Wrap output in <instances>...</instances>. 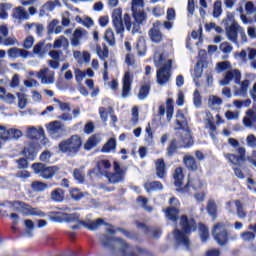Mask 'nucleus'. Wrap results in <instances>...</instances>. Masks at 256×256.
Returning <instances> with one entry per match:
<instances>
[{"instance_id":"24","label":"nucleus","mask_w":256,"mask_h":256,"mask_svg":"<svg viewBox=\"0 0 256 256\" xmlns=\"http://www.w3.org/2000/svg\"><path fill=\"white\" fill-rule=\"evenodd\" d=\"M27 137L29 139H41V137H45V131L43 127L29 126L27 128Z\"/></svg>"},{"instance_id":"5","label":"nucleus","mask_w":256,"mask_h":256,"mask_svg":"<svg viewBox=\"0 0 256 256\" xmlns=\"http://www.w3.org/2000/svg\"><path fill=\"white\" fill-rule=\"evenodd\" d=\"M175 130L181 131V135H184V137L181 138V147H189V145H193V140H191V130H189L187 118H185V114H183L181 110H178L176 113Z\"/></svg>"},{"instance_id":"19","label":"nucleus","mask_w":256,"mask_h":256,"mask_svg":"<svg viewBox=\"0 0 256 256\" xmlns=\"http://www.w3.org/2000/svg\"><path fill=\"white\" fill-rule=\"evenodd\" d=\"M7 55L10 59H28L30 53L27 50L13 47L7 50Z\"/></svg>"},{"instance_id":"14","label":"nucleus","mask_w":256,"mask_h":256,"mask_svg":"<svg viewBox=\"0 0 256 256\" xmlns=\"http://www.w3.org/2000/svg\"><path fill=\"white\" fill-rule=\"evenodd\" d=\"M231 81L234 83L239 84L241 81V71L238 69H232L225 73L224 78L219 81L221 87H225V85H230Z\"/></svg>"},{"instance_id":"4","label":"nucleus","mask_w":256,"mask_h":256,"mask_svg":"<svg viewBox=\"0 0 256 256\" xmlns=\"http://www.w3.org/2000/svg\"><path fill=\"white\" fill-rule=\"evenodd\" d=\"M154 63L156 67H161L157 70L156 82L161 86L167 85L171 79V60H165L163 55L155 53Z\"/></svg>"},{"instance_id":"15","label":"nucleus","mask_w":256,"mask_h":256,"mask_svg":"<svg viewBox=\"0 0 256 256\" xmlns=\"http://www.w3.org/2000/svg\"><path fill=\"white\" fill-rule=\"evenodd\" d=\"M212 233L217 243L220 245H225V243H227V228L225 227V224H216Z\"/></svg>"},{"instance_id":"62","label":"nucleus","mask_w":256,"mask_h":256,"mask_svg":"<svg viewBox=\"0 0 256 256\" xmlns=\"http://www.w3.org/2000/svg\"><path fill=\"white\" fill-rule=\"evenodd\" d=\"M138 203L142 205L143 209H145V211H148V213H151V211H153V208L151 206H148V200L147 198H144L142 196H139L137 199Z\"/></svg>"},{"instance_id":"7","label":"nucleus","mask_w":256,"mask_h":256,"mask_svg":"<svg viewBox=\"0 0 256 256\" xmlns=\"http://www.w3.org/2000/svg\"><path fill=\"white\" fill-rule=\"evenodd\" d=\"M81 145H83V141L80 136L73 135L70 138L63 140L59 144V149L62 153H69V155H77L79 153V149H81Z\"/></svg>"},{"instance_id":"46","label":"nucleus","mask_w":256,"mask_h":256,"mask_svg":"<svg viewBox=\"0 0 256 256\" xmlns=\"http://www.w3.org/2000/svg\"><path fill=\"white\" fill-rule=\"evenodd\" d=\"M240 237L246 243H252V241H255L256 234L255 232L245 231L241 233Z\"/></svg>"},{"instance_id":"10","label":"nucleus","mask_w":256,"mask_h":256,"mask_svg":"<svg viewBox=\"0 0 256 256\" xmlns=\"http://www.w3.org/2000/svg\"><path fill=\"white\" fill-rule=\"evenodd\" d=\"M123 10L116 8L112 12V24L117 35L123 39V33H125V25H123Z\"/></svg>"},{"instance_id":"56","label":"nucleus","mask_w":256,"mask_h":256,"mask_svg":"<svg viewBox=\"0 0 256 256\" xmlns=\"http://www.w3.org/2000/svg\"><path fill=\"white\" fill-rule=\"evenodd\" d=\"M199 231H200L201 241L203 243H205V241H207V239H209V229L206 228L205 225H200Z\"/></svg>"},{"instance_id":"48","label":"nucleus","mask_w":256,"mask_h":256,"mask_svg":"<svg viewBox=\"0 0 256 256\" xmlns=\"http://www.w3.org/2000/svg\"><path fill=\"white\" fill-rule=\"evenodd\" d=\"M49 29L52 31V33L59 35V33L63 31V26H59V20H52L49 24Z\"/></svg>"},{"instance_id":"53","label":"nucleus","mask_w":256,"mask_h":256,"mask_svg":"<svg viewBox=\"0 0 256 256\" xmlns=\"http://www.w3.org/2000/svg\"><path fill=\"white\" fill-rule=\"evenodd\" d=\"M24 225L26 227V233L28 237H33V231L35 229V223L32 222V220H25Z\"/></svg>"},{"instance_id":"11","label":"nucleus","mask_w":256,"mask_h":256,"mask_svg":"<svg viewBox=\"0 0 256 256\" xmlns=\"http://www.w3.org/2000/svg\"><path fill=\"white\" fill-rule=\"evenodd\" d=\"M46 129L54 139H59L65 135V125L60 121H53L46 125Z\"/></svg>"},{"instance_id":"20","label":"nucleus","mask_w":256,"mask_h":256,"mask_svg":"<svg viewBox=\"0 0 256 256\" xmlns=\"http://www.w3.org/2000/svg\"><path fill=\"white\" fill-rule=\"evenodd\" d=\"M12 17L17 23H21V21H29V13H27V10L22 6L13 9Z\"/></svg>"},{"instance_id":"29","label":"nucleus","mask_w":256,"mask_h":256,"mask_svg":"<svg viewBox=\"0 0 256 256\" xmlns=\"http://www.w3.org/2000/svg\"><path fill=\"white\" fill-rule=\"evenodd\" d=\"M156 175L159 179H163L165 175H167V171L165 170V160H163V158L156 161Z\"/></svg>"},{"instance_id":"49","label":"nucleus","mask_w":256,"mask_h":256,"mask_svg":"<svg viewBox=\"0 0 256 256\" xmlns=\"http://www.w3.org/2000/svg\"><path fill=\"white\" fill-rule=\"evenodd\" d=\"M23 137V132L17 128L8 129V141L9 139H20Z\"/></svg>"},{"instance_id":"55","label":"nucleus","mask_w":256,"mask_h":256,"mask_svg":"<svg viewBox=\"0 0 256 256\" xmlns=\"http://www.w3.org/2000/svg\"><path fill=\"white\" fill-rule=\"evenodd\" d=\"M54 103H57L59 109L61 111H71V104L69 102H62L61 100L54 98L53 99Z\"/></svg>"},{"instance_id":"21","label":"nucleus","mask_w":256,"mask_h":256,"mask_svg":"<svg viewBox=\"0 0 256 256\" xmlns=\"http://www.w3.org/2000/svg\"><path fill=\"white\" fill-rule=\"evenodd\" d=\"M80 225L86 229H89V231H97V228L107 224L103 218H98L97 220L80 221Z\"/></svg>"},{"instance_id":"34","label":"nucleus","mask_w":256,"mask_h":256,"mask_svg":"<svg viewBox=\"0 0 256 256\" xmlns=\"http://www.w3.org/2000/svg\"><path fill=\"white\" fill-rule=\"evenodd\" d=\"M221 105H223V99L215 95L209 96L208 106L211 107V109H217V107H221Z\"/></svg>"},{"instance_id":"42","label":"nucleus","mask_w":256,"mask_h":256,"mask_svg":"<svg viewBox=\"0 0 256 256\" xmlns=\"http://www.w3.org/2000/svg\"><path fill=\"white\" fill-rule=\"evenodd\" d=\"M222 13H223V8H222L221 0H217L214 2L212 15L214 19H219Z\"/></svg>"},{"instance_id":"50","label":"nucleus","mask_w":256,"mask_h":256,"mask_svg":"<svg viewBox=\"0 0 256 256\" xmlns=\"http://www.w3.org/2000/svg\"><path fill=\"white\" fill-rule=\"evenodd\" d=\"M24 155L29 161H35V157H37V152H35V148L33 147H26L24 148Z\"/></svg>"},{"instance_id":"26","label":"nucleus","mask_w":256,"mask_h":256,"mask_svg":"<svg viewBox=\"0 0 256 256\" xmlns=\"http://www.w3.org/2000/svg\"><path fill=\"white\" fill-rule=\"evenodd\" d=\"M160 25L161 22H156L154 27L149 31V36L153 43H161V41H163V34H161V31L157 28Z\"/></svg>"},{"instance_id":"61","label":"nucleus","mask_w":256,"mask_h":256,"mask_svg":"<svg viewBox=\"0 0 256 256\" xmlns=\"http://www.w3.org/2000/svg\"><path fill=\"white\" fill-rule=\"evenodd\" d=\"M65 221H67L68 223H81V221H79V214H65L64 216Z\"/></svg>"},{"instance_id":"2","label":"nucleus","mask_w":256,"mask_h":256,"mask_svg":"<svg viewBox=\"0 0 256 256\" xmlns=\"http://www.w3.org/2000/svg\"><path fill=\"white\" fill-rule=\"evenodd\" d=\"M195 229V220L188 219L187 216H182L180 218L179 227L173 232L176 245H180L181 247H184L186 251H189L191 242L189 241V236L187 235H189L191 231H195Z\"/></svg>"},{"instance_id":"25","label":"nucleus","mask_w":256,"mask_h":256,"mask_svg":"<svg viewBox=\"0 0 256 256\" xmlns=\"http://www.w3.org/2000/svg\"><path fill=\"white\" fill-rule=\"evenodd\" d=\"M243 125L255 129L256 131V113L253 110H248L246 112V117L243 118Z\"/></svg>"},{"instance_id":"38","label":"nucleus","mask_w":256,"mask_h":256,"mask_svg":"<svg viewBox=\"0 0 256 256\" xmlns=\"http://www.w3.org/2000/svg\"><path fill=\"white\" fill-rule=\"evenodd\" d=\"M149 91H151V86L149 84L142 85L138 92V99L140 101H145V99L149 97Z\"/></svg>"},{"instance_id":"45","label":"nucleus","mask_w":256,"mask_h":256,"mask_svg":"<svg viewBox=\"0 0 256 256\" xmlns=\"http://www.w3.org/2000/svg\"><path fill=\"white\" fill-rule=\"evenodd\" d=\"M70 195L72 197V199H74V201H81V199H83V197H87V192H80L79 189L77 188H73L72 190H70Z\"/></svg>"},{"instance_id":"13","label":"nucleus","mask_w":256,"mask_h":256,"mask_svg":"<svg viewBox=\"0 0 256 256\" xmlns=\"http://www.w3.org/2000/svg\"><path fill=\"white\" fill-rule=\"evenodd\" d=\"M114 169L115 173L113 174H108V172L105 174V177H107L108 181L110 183H113L114 185L117 183H121L123 179H125V172L127 171L125 168H121L119 163L115 162L114 163Z\"/></svg>"},{"instance_id":"41","label":"nucleus","mask_w":256,"mask_h":256,"mask_svg":"<svg viewBox=\"0 0 256 256\" xmlns=\"http://www.w3.org/2000/svg\"><path fill=\"white\" fill-rule=\"evenodd\" d=\"M117 147V142L114 138H110L108 142L103 146L102 153H111V151H115Z\"/></svg>"},{"instance_id":"9","label":"nucleus","mask_w":256,"mask_h":256,"mask_svg":"<svg viewBox=\"0 0 256 256\" xmlns=\"http://www.w3.org/2000/svg\"><path fill=\"white\" fill-rule=\"evenodd\" d=\"M12 207H13L14 211H20L24 215H29V216H33V217H41V218L45 217V212H43L37 208H33V207L29 206V204H26L21 201L12 202Z\"/></svg>"},{"instance_id":"6","label":"nucleus","mask_w":256,"mask_h":256,"mask_svg":"<svg viewBox=\"0 0 256 256\" xmlns=\"http://www.w3.org/2000/svg\"><path fill=\"white\" fill-rule=\"evenodd\" d=\"M239 35L240 42L247 43V34L245 33V28L241 27L239 23L233 22L230 26L226 27V37L228 41L234 43V45H239Z\"/></svg>"},{"instance_id":"40","label":"nucleus","mask_w":256,"mask_h":256,"mask_svg":"<svg viewBox=\"0 0 256 256\" xmlns=\"http://www.w3.org/2000/svg\"><path fill=\"white\" fill-rule=\"evenodd\" d=\"M31 188L35 193H43V191L49 189V185L44 182L35 181L31 184Z\"/></svg>"},{"instance_id":"16","label":"nucleus","mask_w":256,"mask_h":256,"mask_svg":"<svg viewBox=\"0 0 256 256\" xmlns=\"http://www.w3.org/2000/svg\"><path fill=\"white\" fill-rule=\"evenodd\" d=\"M202 186L203 183L199 178H189L187 185L183 188H178L176 191L180 193V195H186V193H189V187H192L194 191H199V189H201Z\"/></svg>"},{"instance_id":"33","label":"nucleus","mask_w":256,"mask_h":256,"mask_svg":"<svg viewBox=\"0 0 256 256\" xmlns=\"http://www.w3.org/2000/svg\"><path fill=\"white\" fill-rule=\"evenodd\" d=\"M145 190L148 193H151L153 191H161L163 189V184H161V182L159 181H155V182H147L145 185Z\"/></svg>"},{"instance_id":"30","label":"nucleus","mask_w":256,"mask_h":256,"mask_svg":"<svg viewBox=\"0 0 256 256\" xmlns=\"http://www.w3.org/2000/svg\"><path fill=\"white\" fill-rule=\"evenodd\" d=\"M33 53L34 55H37L39 59H43V57H45V54L47 53V45L43 42H39L34 46Z\"/></svg>"},{"instance_id":"52","label":"nucleus","mask_w":256,"mask_h":256,"mask_svg":"<svg viewBox=\"0 0 256 256\" xmlns=\"http://www.w3.org/2000/svg\"><path fill=\"white\" fill-rule=\"evenodd\" d=\"M219 49L225 55H229V53L233 52V45H231L229 42H223L220 44Z\"/></svg>"},{"instance_id":"27","label":"nucleus","mask_w":256,"mask_h":256,"mask_svg":"<svg viewBox=\"0 0 256 256\" xmlns=\"http://www.w3.org/2000/svg\"><path fill=\"white\" fill-rule=\"evenodd\" d=\"M183 163L188 171H197L198 165L197 161L195 160V157H193L191 154H186L183 157Z\"/></svg>"},{"instance_id":"18","label":"nucleus","mask_w":256,"mask_h":256,"mask_svg":"<svg viewBox=\"0 0 256 256\" xmlns=\"http://www.w3.org/2000/svg\"><path fill=\"white\" fill-rule=\"evenodd\" d=\"M131 83H133V75H131V73H129V72H126L123 77V86H122L123 99H127V97H130Z\"/></svg>"},{"instance_id":"63","label":"nucleus","mask_w":256,"mask_h":256,"mask_svg":"<svg viewBox=\"0 0 256 256\" xmlns=\"http://www.w3.org/2000/svg\"><path fill=\"white\" fill-rule=\"evenodd\" d=\"M234 107L237 109H241L242 107H249L251 105V101L249 99L241 101V100H234L233 101Z\"/></svg>"},{"instance_id":"59","label":"nucleus","mask_w":256,"mask_h":256,"mask_svg":"<svg viewBox=\"0 0 256 256\" xmlns=\"http://www.w3.org/2000/svg\"><path fill=\"white\" fill-rule=\"evenodd\" d=\"M136 49L138 51V55L140 57H143V55H145V41L142 39H139L136 43Z\"/></svg>"},{"instance_id":"28","label":"nucleus","mask_w":256,"mask_h":256,"mask_svg":"<svg viewBox=\"0 0 256 256\" xmlns=\"http://www.w3.org/2000/svg\"><path fill=\"white\" fill-rule=\"evenodd\" d=\"M138 229H141V231H143V233L149 234L152 233L151 237H153V239H158V237H161V229L157 228H149L147 227V225L143 224V223H137L136 224Z\"/></svg>"},{"instance_id":"51","label":"nucleus","mask_w":256,"mask_h":256,"mask_svg":"<svg viewBox=\"0 0 256 256\" xmlns=\"http://www.w3.org/2000/svg\"><path fill=\"white\" fill-rule=\"evenodd\" d=\"M17 97H18V108L25 109L28 103L27 95L22 93H17Z\"/></svg>"},{"instance_id":"37","label":"nucleus","mask_w":256,"mask_h":256,"mask_svg":"<svg viewBox=\"0 0 256 256\" xmlns=\"http://www.w3.org/2000/svg\"><path fill=\"white\" fill-rule=\"evenodd\" d=\"M97 169L100 175H105L107 173V170L111 169V162H109V160H100L97 163Z\"/></svg>"},{"instance_id":"17","label":"nucleus","mask_w":256,"mask_h":256,"mask_svg":"<svg viewBox=\"0 0 256 256\" xmlns=\"http://www.w3.org/2000/svg\"><path fill=\"white\" fill-rule=\"evenodd\" d=\"M170 207L166 210V217L175 223L177 221L179 215V209H177L179 205V200L177 198L172 197L170 199Z\"/></svg>"},{"instance_id":"23","label":"nucleus","mask_w":256,"mask_h":256,"mask_svg":"<svg viewBox=\"0 0 256 256\" xmlns=\"http://www.w3.org/2000/svg\"><path fill=\"white\" fill-rule=\"evenodd\" d=\"M238 85L239 87L235 89L234 95H236V97H246L251 81L245 79L242 82L239 81Z\"/></svg>"},{"instance_id":"1","label":"nucleus","mask_w":256,"mask_h":256,"mask_svg":"<svg viewBox=\"0 0 256 256\" xmlns=\"http://www.w3.org/2000/svg\"><path fill=\"white\" fill-rule=\"evenodd\" d=\"M100 243L103 247H111L113 243L114 248L112 250V256H153V253L141 248H133L125 242V240L117 237H109L107 234H103L100 237Z\"/></svg>"},{"instance_id":"58","label":"nucleus","mask_w":256,"mask_h":256,"mask_svg":"<svg viewBox=\"0 0 256 256\" xmlns=\"http://www.w3.org/2000/svg\"><path fill=\"white\" fill-rule=\"evenodd\" d=\"M145 141L148 145H152L153 143V130L151 129V126H147L145 130Z\"/></svg>"},{"instance_id":"36","label":"nucleus","mask_w":256,"mask_h":256,"mask_svg":"<svg viewBox=\"0 0 256 256\" xmlns=\"http://www.w3.org/2000/svg\"><path fill=\"white\" fill-rule=\"evenodd\" d=\"M173 177H174V183L176 187H181V185H183V179H184L183 168L181 167L176 168L174 171Z\"/></svg>"},{"instance_id":"60","label":"nucleus","mask_w":256,"mask_h":256,"mask_svg":"<svg viewBox=\"0 0 256 256\" xmlns=\"http://www.w3.org/2000/svg\"><path fill=\"white\" fill-rule=\"evenodd\" d=\"M1 101H4L5 103H8V105H12V103L15 102V95L8 93L4 95H0Z\"/></svg>"},{"instance_id":"22","label":"nucleus","mask_w":256,"mask_h":256,"mask_svg":"<svg viewBox=\"0 0 256 256\" xmlns=\"http://www.w3.org/2000/svg\"><path fill=\"white\" fill-rule=\"evenodd\" d=\"M87 37V32L83 28H77L71 37V46L79 47L81 45V39Z\"/></svg>"},{"instance_id":"8","label":"nucleus","mask_w":256,"mask_h":256,"mask_svg":"<svg viewBox=\"0 0 256 256\" xmlns=\"http://www.w3.org/2000/svg\"><path fill=\"white\" fill-rule=\"evenodd\" d=\"M32 169L36 175L42 177V179H53V176L59 172V167L50 166L47 167L43 163H34Z\"/></svg>"},{"instance_id":"54","label":"nucleus","mask_w":256,"mask_h":256,"mask_svg":"<svg viewBox=\"0 0 256 256\" xmlns=\"http://www.w3.org/2000/svg\"><path fill=\"white\" fill-rule=\"evenodd\" d=\"M5 9H11V4L3 3L0 5V19L5 20L9 18V14Z\"/></svg>"},{"instance_id":"31","label":"nucleus","mask_w":256,"mask_h":256,"mask_svg":"<svg viewBox=\"0 0 256 256\" xmlns=\"http://www.w3.org/2000/svg\"><path fill=\"white\" fill-rule=\"evenodd\" d=\"M100 142H101V138L97 135H93L85 143L84 149L86 151H91V149H93L94 147H97V144H99Z\"/></svg>"},{"instance_id":"43","label":"nucleus","mask_w":256,"mask_h":256,"mask_svg":"<svg viewBox=\"0 0 256 256\" xmlns=\"http://www.w3.org/2000/svg\"><path fill=\"white\" fill-rule=\"evenodd\" d=\"M232 203L235 204L236 213H237L239 219H245V217H247V212H245V210H243V204H241V201L235 200Z\"/></svg>"},{"instance_id":"12","label":"nucleus","mask_w":256,"mask_h":256,"mask_svg":"<svg viewBox=\"0 0 256 256\" xmlns=\"http://www.w3.org/2000/svg\"><path fill=\"white\" fill-rule=\"evenodd\" d=\"M37 79H39L42 85H53L55 83V72L49 68H42L36 73Z\"/></svg>"},{"instance_id":"32","label":"nucleus","mask_w":256,"mask_h":256,"mask_svg":"<svg viewBox=\"0 0 256 256\" xmlns=\"http://www.w3.org/2000/svg\"><path fill=\"white\" fill-rule=\"evenodd\" d=\"M52 201H55L56 203H61L65 199V191L61 188H57L51 192L50 195Z\"/></svg>"},{"instance_id":"39","label":"nucleus","mask_w":256,"mask_h":256,"mask_svg":"<svg viewBox=\"0 0 256 256\" xmlns=\"http://www.w3.org/2000/svg\"><path fill=\"white\" fill-rule=\"evenodd\" d=\"M225 159L228 161V163H231V165H237L238 167H241V164L243 163L238 155L226 153L224 154Z\"/></svg>"},{"instance_id":"47","label":"nucleus","mask_w":256,"mask_h":256,"mask_svg":"<svg viewBox=\"0 0 256 256\" xmlns=\"http://www.w3.org/2000/svg\"><path fill=\"white\" fill-rule=\"evenodd\" d=\"M96 51H97V55L103 60L105 61V59H107L109 57V49L107 48V46L103 45L102 47L101 46H98L96 48Z\"/></svg>"},{"instance_id":"57","label":"nucleus","mask_w":256,"mask_h":256,"mask_svg":"<svg viewBox=\"0 0 256 256\" xmlns=\"http://www.w3.org/2000/svg\"><path fill=\"white\" fill-rule=\"evenodd\" d=\"M62 45H69V40L65 38V36H60L54 42V49H61Z\"/></svg>"},{"instance_id":"3","label":"nucleus","mask_w":256,"mask_h":256,"mask_svg":"<svg viewBox=\"0 0 256 256\" xmlns=\"http://www.w3.org/2000/svg\"><path fill=\"white\" fill-rule=\"evenodd\" d=\"M137 7H143V0H132L133 17L129 14L124 15L126 29L127 31H131L133 34L139 33L141 23H145V21H147V14H145L141 9L138 10Z\"/></svg>"},{"instance_id":"44","label":"nucleus","mask_w":256,"mask_h":256,"mask_svg":"<svg viewBox=\"0 0 256 256\" xmlns=\"http://www.w3.org/2000/svg\"><path fill=\"white\" fill-rule=\"evenodd\" d=\"M104 39L108 43V45H111V46L115 45V33L111 28H108L105 31Z\"/></svg>"},{"instance_id":"35","label":"nucleus","mask_w":256,"mask_h":256,"mask_svg":"<svg viewBox=\"0 0 256 256\" xmlns=\"http://www.w3.org/2000/svg\"><path fill=\"white\" fill-rule=\"evenodd\" d=\"M207 213L212 217L213 221L217 219V204L215 203V200H208Z\"/></svg>"},{"instance_id":"64","label":"nucleus","mask_w":256,"mask_h":256,"mask_svg":"<svg viewBox=\"0 0 256 256\" xmlns=\"http://www.w3.org/2000/svg\"><path fill=\"white\" fill-rule=\"evenodd\" d=\"M246 142L248 147H251L252 149H256V137L253 134H250L246 138Z\"/></svg>"}]
</instances>
